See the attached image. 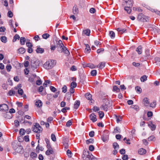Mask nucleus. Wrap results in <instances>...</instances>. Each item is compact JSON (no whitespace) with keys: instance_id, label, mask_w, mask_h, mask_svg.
I'll return each instance as SVG.
<instances>
[{"instance_id":"e433bc0d","label":"nucleus","mask_w":160,"mask_h":160,"mask_svg":"<svg viewBox=\"0 0 160 160\" xmlns=\"http://www.w3.org/2000/svg\"><path fill=\"white\" fill-rule=\"evenodd\" d=\"M25 40L26 39L24 37H21L20 40V44L21 45L24 44Z\"/></svg>"},{"instance_id":"72a5a7b5","label":"nucleus","mask_w":160,"mask_h":160,"mask_svg":"<svg viewBox=\"0 0 160 160\" xmlns=\"http://www.w3.org/2000/svg\"><path fill=\"white\" fill-rule=\"evenodd\" d=\"M120 90V89L118 88L116 86H114L113 87V91L118 92Z\"/></svg>"},{"instance_id":"f8f14e48","label":"nucleus","mask_w":160,"mask_h":160,"mask_svg":"<svg viewBox=\"0 0 160 160\" xmlns=\"http://www.w3.org/2000/svg\"><path fill=\"white\" fill-rule=\"evenodd\" d=\"M54 153V151L52 148L50 149H48L46 151L45 154L47 155H49L50 154H53Z\"/></svg>"},{"instance_id":"a211bd4d","label":"nucleus","mask_w":160,"mask_h":160,"mask_svg":"<svg viewBox=\"0 0 160 160\" xmlns=\"http://www.w3.org/2000/svg\"><path fill=\"white\" fill-rule=\"evenodd\" d=\"M80 101H76L74 104V108L75 109H77L80 105Z\"/></svg>"},{"instance_id":"37998d69","label":"nucleus","mask_w":160,"mask_h":160,"mask_svg":"<svg viewBox=\"0 0 160 160\" xmlns=\"http://www.w3.org/2000/svg\"><path fill=\"white\" fill-rule=\"evenodd\" d=\"M42 36L43 38L45 39H47L50 36V35L48 33H45L43 34L42 35Z\"/></svg>"},{"instance_id":"ea45409f","label":"nucleus","mask_w":160,"mask_h":160,"mask_svg":"<svg viewBox=\"0 0 160 160\" xmlns=\"http://www.w3.org/2000/svg\"><path fill=\"white\" fill-rule=\"evenodd\" d=\"M155 138L154 136L153 135L151 136L148 138V140L149 141H155Z\"/></svg>"},{"instance_id":"774afa93","label":"nucleus","mask_w":160,"mask_h":160,"mask_svg":"<svg viewBox=\"0 0 160 160\" xmlns=\"http://www.w3.org/2000/svg\"><path fill=\"white\" fill-rule=\"evenodd\" d=\"M96 10L94 8H91L89 10V12L91 13H94L95 12Z\"/></svg>"},{"instance_id":"9d476101","label":"nucleus","mask_w":160,"mask_h":160,"mask_svg":"<svg viewBox=\"0 0 160 160\" xmlns=\"http://www.w3.org/2000/svg\"><path fill=\"white\" fill-rule=\"evenodd\" d=\"M89 117L90 120L93 122H96L97 120L96 115L93 113L90 115Z\"/></svg>"},{"instance_id":"4be33fe9","label":"nucleus","mask_w":160,"mask_h":160,"mask_svg":"<svg viewBox=\"0 0 160 160\" xmlns=\"http://www.w3.org/2000/svg\"><path fill=\"white\" fill-rule=\"evenodd\" d=\"M42 103L40 100L37 101L35 102V105L38 107L40 108L42 105Z\"/></svg>"},{"instance_id":"9b49d317","label":"nucleus","mask_w":160,"mask_h":160,"mask_svg":"<svg viewBox=\"0 0 160 160\" xmlns=\"http://www.w3.org/2000/svg\"><path fill=\"white\" fill-rule=\"evenodd\" d=\"M31 67L33 69L36 68L39 66L38 64L36 62H31Z\"/></svg>"},{"instance_id":"69168bd1","label":"nucleus","mask_w":160,"mask_h":160,"mask_svg":"<svg viewBox=\"0 0 160 160\" xmlns=\"http://www.w3.org/2000/svg\"><path fill=\"white\" fill-rule=\"evenodd\" d=\"M23 91L22 89L19 88L18 89V93L20 95H22L23 94Z\"/></svg>"},{"instance_id":"680f3d73","label":"nucleus","mask_w":160,"mask_h":160,"mask_svg":"<svg viewBox=\"0 0 160 160\" xmlns=\"http://www.w3.org/2000/svg\"><path fill=\"white\" fill-rule=\"evenodd\" d=\"M143 101L145 104H148L149 101L147 98H145L143 99Z\"/></svg>"},{"instance_id":"5701e85b","label":"nucleus","mask_w":160,"mask_h":160,"mask_svg":"<svg viewBox=\"0 0 160 160\" xmlns=\"http://www.w3.org/2000/svg\"><path fill=\"white\" fill-rule=\"evenodd\" d=\"M136 51L138 52L139 54H141L142 52V47L141 46H139L136 49Z\"/></svg>"},{"instance_id":"c9c22d12","label":"nucleus","mask_w":160,"mask_h":160,"mask_svg":"<svg viewBox=\"0 0 160 160\" xmlns=\"http://www.w3.org/2000/svg\"><path fill=\"white\" fill-rule=\"evenodd\" d=\"M86 48L85 49V52H87L88 53H89L91 51V49L88 44L86 45Z\"/></svg>"},{"instance_id":"e2e57ef3","label":"nucleus","mask_w":160,"mask_h":160,"mask_svg":"<svg viewBox=\"0 0 160 160\" xmlns=\"http://www.w3.org/2000/svg\"><path fill=\"white\" fill-rule=\"evenodd\" d=\"M128 156L127 155H124L122 157L123 160H128Z\"/></svg>"},{"instance_id":"c756f323","label":"nucleus","mask_w":160,"mask_h":160,"mask_svg":"<svg viewBox=\"0 0 160 160\" xmlns=\"http://www.w3.org/2000/svg\"><path fill=\"white\" fill-rule=\"evenodd\" d=\"M78 12V9L76 6H74L73 8V12L74 14H77Z\"/></svg>"},{"instance_id":"423d86ee","label":"nucleus","mask_w":160,"mask_h":160,"mask_svg":"<svg viewBox=\"0 0 160 160\" xmlns=\"http://www.w3.org/2000/svg\"><path fill=\"white\" fill-rule=\"evenodd\" d=\"M20 145V142L17 141H13L12 143V147L14 150Z\"/></svg>"},{"instance_id":"603ef678","label":"nucleus","mask_w":160,"mask_h":160,"mask_svg":"<svg viewBox=\"0 0 160 160\" xmlns=\"http://www.w3.org/2000/svg\"><path fill=\"white\" fill-rule=\"evenodd\" d=\"M86 67H89L91 68H95L96 67H95L94 65L91 64H88L86 66Z\"/></svg>"},{"instance_id":"6ab92c4d","label":"nucleus","mask_w":160,"mask_h":160,"mask_svg":"<svg viewBox=\"0 0 160 160\" xmlns=\"http://www.w3.org/2000/svg\"><path fill=\"white\" fill-rule=\"evenodd\" d=\"M44 49L38 47L36 50V51L37 53H42L44 52Z\"/></svg>"},{"instance_id":"7c9ffc66","label":"nucleus","mask_w":160,"mask_h":160,"mask_svg":"<svg viewBox=\"0 0 160 160\" xmlns=\"http://www.w3.org/2000/svg\"><path fill=\"white\" fill-rule=\"evenodd\" d=\"M135 89L138 93H141L142 92V90L140 87L138 86L136 87Z\"/></svg>"},{"instance_id":"13d9d810","label":"nucleus","mask_w":160,"mask_h":160,"mask_svg":"<svg viewBox=\"0 0 160 160\" xmlns=\"http://www.w3.org/2000/svg\"><path fill=\"white\" fill-rule=\"evenodd\" d=\"M30 156L31 157L33 158H34L36 157L37 156V154L35 152H32L31 153Z\"/></svg>"},{"instance_id":"bf43d9fd","label":"nucleus","mask_w":160,"mask_h":160,"mask_svg":"<svg viewBox=\"0 0 160 160\" xmlns=\"http://www.w3.org/2000/svg\"><path fill=\"white\" fill-rule=\"evenodd\" d=\"M77 86V83L74 82H72L71 84V87L75 88Z\"/></svg>"},{"instance_id":"4d7b16f0","label":"nucleus","mask_w":160,"mask_h":160,"mask_svg":"<svg viewBox=\"0 0 160 160\" xmlns=\"http://www.w3.org/2000/svg\"><path fill=\"white\" fill-rule=\"evenodd\" d=\"M8 16L10 18H12L13 16V13L11 11H9L8 13Z\"/></svg>"},{"instance_id":"20e7f679","label":"nucleus","mask_w":160,"mask_h":160,"mask_svg":"<svg viewBox=\"0 0 160 160\" xmlns=\"http://www.w3.org/2000/svg\"><path fill=\"white\" fill-rule=\"evenodd\" d=\"M133 3V0H123L122 5L123 6L132 7Z\"/></svg>"},{"instance_id":"bb28decb","label":"nucleus","mask_w":160,"mask_h":160,"mask_svg":"<svg viewBox=\"0 0 160 160\" xmlns=\"http://www.w3.org/2000/svg\"><path fill=\"white\" fill-rule=\"evenodd\" d=\"M156 64L157 66H160V58L156 57L155 58Z\"/></svg>"},{"instance_id":"473e14b6","label":"nucleus","mask_w":160,"mask_h":160,"mask_svg":"<svg viewBox=\"0 0 160 160\" xmlns=\"http://www.w3.org/2000/svg\"><path fill=\"white\" fill-rule=\"evenodd\" d=\"M147 76L146 75H144L141 77L140 78V80L141 82H144L145 81H146L147 80Z\"/></svg>"},{"instance_id":"2eb2a0df","label":"nucleus","mask_w":160,"mask_h":160,"mask_svg":"<svg viewBox=\"0 0 160 160\" xmlns=\"http://www.w3.org/2000/svg\"><path fill=\"white\" fill-rule=\"evenodd\" d=\"M124 10L127 12V13L130 14L131 13L132 10L131 9V7L124 6Z\"/></svg>"},{"instance_id":"0e129e2a","label":"nucleus","mask_w":160,"mask_h":160,"mask_svg":"<svg viewBox=\"0 0 160 160\" xmlns=\"http://www.w3.org/2000/svg\"><path fill=\"white\" fill-rule=\"evenodd\" d=\"M72 124V122L71 121L69 120L66 123V126L67 127H69Z\"/></svg>"},{"instance_id":"f257e3e1","label":"nucleus","mask_w":160,"mask_h":160,"mask_svg":"<svg viewBox=\"0 0 160 160\" xmlns=\"http://www.w3.org/2000/svg\"><path fill=\"white\" fill-rule=\"evenodd\" d=\"M56 64V60L49 59L44 64L43 67L46 69H50L52 68Z\"/></svg>"},{"instance_id":"f704fd0d","label":"nucleus","mask_w":160,"mask_h":160,"mask_svg":"<svg viewBox=\"0 0 160 160\" xmlns=\"http://www.w3.org/2000/svg\"><path fill=\"white\" fill-rule=\"evenodd\" d=\"M94 142V139H93L91 138H90L89 139L87 140L86 141V143L87 144H89L90 143H92Z\"/></svg>"},{"instance_id":"ddd939ff","label":"nucleus","mask_w":160,"mask_h":160,"mask_svg":"<svg viewBox=\"0 0 160 160\" xmlns=\"http://www.w3.org/2000/svg\"><path fill=\"white\" fill-rule=\"evenodd\" d=\"M146 152V151L143 148H140L138 150V153L139 154L143 155L145 154Z\"/></svg>"},{"instance_id":"7ed1b4c3","label":"nucleus","mask_w":160,"mask_h":160,"mask_svg":"<svg viewBox=\"0 0 160 160\" xmlns=\"http://www.w3.org/2000/svg\"><path fill=\"white\" fill-rule=\"evenodd\" d=\"M149 17L145 16L142 13L138 14L137 19L138 20L142 22H148L149 20Z\"/></svg>"},{"instance_id":"09e8293b","label":"nucleus","mask_w":160,"mask_h":160,"mask_svg":"<svg viewBox=\"0 0 160 160\" xmlns=\"http://www.w3.org/2000/svg\"><path fill=\"white\" fill-rule=\"evenodd\" d=\"M99 118H102L104 116V112L102 111H99L98 112Z\"/></svg>"},{"instance_id":"c03bdc74","label":"nucleus","mask_w":160,"mask_h":160,"mask_svg":"<svg viewBox=\"0 0 160 160\" xmlns=\"http://www.w3.org/2000/svg\"><path fill=\"white\" fill-rule=\"evenodd\" d=\"M20 38V37L19 35L18 34H16L13 37V42H15L17 39L19 40Z\"/></svg>"},{"instance_id":"4c0bfd02","label":"nucleus","mask_w":160,"mask_h":160,"mask_svg":"<svg viewBox=\"0 0 160 160\" xmlns=\"http://www.w3.org/2000/svg\"><path fill=\"white\" fill-rule=\"evenodd\" d=\"M133 10L134 11H137L138 12H142V10L141 8L139 7H134L133 8Z\"/></svg>"},{"instance_id":"49530a36","label":"nucleus","mask_w":160,"mask_h":160,"mask_svg":"<svg viewBox=\"0 0 160 160\" xmlns=\"http://www.w3.org/2000/svg\"><path fill=\"white\" fill-rule=\"evenodd\" d=\"M1 40L4 43H5L7 42V38L5 36H2L1 37Z\"/></svg>"},{"instance_id":"4468645a","label":"nucleus","mask_w":160,"mask_h":160,"mask_svg":"<svg viewBox=\"0 0 160 160\" xmlns=\"http://www.w3.org/2000/svg\"><path fill=\"white\" fill-rule=\"evenodd\" d=\"M14 151L18 153H21L23 151L22 147L21 145H20Z\"/></svg>"},{"instance_id":"0eeeda50","label":"nucleus","mask_w":160,"mask_h":160,"mask_svg":"<svg viewBox=\"0 0 160 160\" xmlns=\"http://www.w3.org/2000/svg\"><path fill=\"white\" fill-rule=\"evenodd\" d=\"M85 158L84 160H97V158L92 155V154L91 155L89 154L87 155V156Z\"/></svg>"},{"instance_id":"a878e982","label":"nucleus","mask_w":160,"mask_h":160,"mask_svg":"<svg viewBox=\"0 0 160 160\" xmlns=\"http://www.w3.org/2000/svg\"><path fill=\"white\" fill-rule=\"evenodd\" d=\"M101 109H102L105 111H107L108 109L107 105L106 104H103L100 107Z\"/></svg>"},{"instance_id":"cd10ccee","label":"nucleus","mask_w":160,"mask_h":160,"mask_svg":"<svg viewBox=\"0 0 160 160\" xmlns=\"http://www.w3.org/2000/svg\"><path fill=\"white\" fill-rule=\"evenodd\" d=\"M131 108L134 109L135 110H136L137 111H138L139 109V106L137 105H132L131 106Z\"/></svg>"},{"instance_id":"a19ab883","label":"nucleus","mask_w":160,"mask_h":160,"mask_svg":"<svg viewBox=\"0 0 160 160\" xmlns=\"http://www.w3.org/2000/svg\"><path fill=\"white\" fill-rule=\"evenodd\" d=\"M109 34L111 38H113L115 37V33L112 31H110Z\"/></svg>"},{"instance_id":"1a4fd4ad","label":"nucleus","mask_w":160,"mask_h":160,"mask_svg":"<svg viewBox=\"0 0 160 160\" xmlns=\"http://www.w3.org/2000/svg\"><path fill=\"white\" fill-rule=\"evenodd\" d=\"M148 126L152 131L154 130L156 128V126L152 122H149L148 123Z\"/></svg>"},{"instance_id":"f3484780","label":"nucleus","mask_w":160,"mask_h":160,"mask_svg":"<svg viewBox=\"0 0 160 160\" xmlns=\"http://www.w3.org/2000/svg\"><path fill=\"white\" fill-rule=\"evenodd\" d=\"M90 32V30L89 29H87L85 30H83L82 31V33L87 36H89Z\"/></svg>"},{"instance_id":"b1692460","label":"nucleus","mask_w":160,"mask_h":160,"mask_svg":"<svg viewBox=\"0 0 160 160\" xmlns=\"http://www.w3.org/2000/svg\"><path fill=\"white\" fill-rule=\"evenodd\" d=\"M117 30L120 34H122L126 31V29L125 28L122 29L121 28H118Z\"/></svg>"},{"instance_id":"58836bf2","label":"nucleus","mask_w":160,"mask_h":160,"mask_svg":"<svg viewBox=\"0 0 160 160\" xmlns=\"http://www.w3.org/2000/svg\"><path fill=\"white\" fill-rule=\"evenodd\" d=\"M105 62H101L99 66V68L100 69H102L103 68L105 67Z\"/></svg>"},{"instance_id":"393cba45","label":"nucleus","mask_w":160,"mask_h":160,"mask_svg":"<svg viewBox=\"0 0 160 160\" xmlns=\"http://www.w3.org/2000/svg\"><path fill=\"white\" fill-rule=\"evenodd\" d=\"M108 135H103L101 136L102 140L104 142L107 141L108 139Z\"/></svg>"},{"instance_id":"3c124183","label":"nucleus","mask_w":160,"mask_h":160,"mask_svg":"<svg viewBox=\"0 0 160 160\" xmlns=\"http://www.w3.org/2000/svg\"><path fill=\"white\" fill-rule=\"evenodd\" d=\"M116 119L117 122L118 123L121 121L122 119V118L121 117H118L117 116H116Z\"/></svg>"},{"instance_id":"f03ea898","label":"nucleus","mask_w":160,"mask_h":160,"mask_svg":"<svg viewBox=\"0 0 160 160\" xmlns=\"http://www.w3.org/2000/svg\"><path fill=\"white\" fill-rule=\"evenodd\" d=\"M42 129L38 123H35V125L32 126V131L36 133H39L42 131Z\"/></svg>"},{"instance_id":"412c9836","label":"nucleus","mask_w":160,"mask_h":160,"mask_svg":"<svg viewBox=\"0 0 160 160\" xmlns=\"http://www.w3.org/2000/svg\"><path fill=\"white\" fill-rule=\"evenodd\" d=\"M25 49L22 47L20 48L18 50V53L20 54H23L25 52Z\"/></svg>"},{"instance_id":"39448f33","label":"nucleus","mask_w":160,"mask_h":160,"mask_svg":"<svg viewBox=\"0 0 160 160\" xmlns=\"http://www.w3.org/2000/svg\"><path fill=\"white\" fill-rule=\"evenodd\" d=\"M8 107L7 105L3 104L0 105V110L3 112H5L8 110Z\"/></svg>"},{"instance_id":"c85d7f7f","label":"nucleus","mask_w":160,"mask_h":160,"mask_svg":"<svg viewBox=\"0 0 160 160\" xmlns=\"http://www.w3.org/2000/svg\"><path fill=\"white\" fill-rule=\"evenodd\" d=\"M57 44L61 48H62L64 47L62 41L61 40H59L57 42Z\"/></svg>"},{"instance_id":"dca6fc26","label":"nucleus","mask_w":160,"mask_h":160,"mask_svg":"<svg viewBox=\"0 0 160 160\" xmlns=\"http://www.w3.org/2000/svg\"><path fill=\"white\" fill-rule=\"evenodd\" d=\"M4 116L6 118L10 119L12 118V114L10 112H7L4 114Z\"/></svg>"},{"instance_id":"aec40b11","label":"nucleus","mask_w":160,"mask_h":160,"mask_svg":"<svg viewBox=\"0 0 160 160\" xmlns=\"http://www.w3.org/2000/svg\"><path fill=\"white\" fill-rule=\"evenodd\" d=\"M62 51L67 55L69 54V52L68 50H67V48L64 46L62 48Z\"/></svg>"},{"instance_id":"6e6d98bb","label":"nucleus","mask_w":160,"mask_h":160,"mask_svg":"<svg viewBox=\"0 0 160 160\" xmlns=\"http://www.w3.org/2000/svg\"><path fill=\"white\" fill-rule=\"evenodd\" d=\"M11 68L12 67L10 64L7 65L6 67V69L8 72L10 71Z\"/></svg>"},{"instance_id":"6e6552de","label":"nucleus","mask_w":160,"mask_h":160,"mask_svg":"<svg viewBox=\"0 0 160 160\" xmlns=\"http://www.w3.org/2000/svg\"><path fill=\"white\" fill-rule=\"evenodd\" d=\"M85 97L87 99L91 101L89 102V104H91L93 102L92 101L93 100L92 99V95L91 94L89 93H87L85 94Z\"/></svg>"},{"instance_id":"a18cd8bd","label":"nucleus","mask_w":160,"mask_h":160,"mask_svg":"<svg viewBox=\"0 0 160 160\" xmlns=\"http://www.w3.org/2000/svg\"><path fill=\"white\" fill-rule=\"evenodd\" d=\"M67 87L65 85H64L62 88V92L64 93L66 92L67 91Z\"/></svg>"},{"instance_id":"5fc2aeb1","label":"nucleus","mask_w":160,"mask_h":160,"mask_svg":"<svg viewBox=\"0 0 160 160\" xmlns=\"http://www.w3.org/2000/svg\"><path fill=\"white\" fill-rule=\"evenodd\" d=\"M15 91H13V90H10L9 91V92H8V93L10 96H12V95H14L15 94Z\"/></svg>"},{"instance_id":"052dcab7","label":"nucleus","mask_w":160,"mask_h":160,"mask_svg":"<svg viewBox=\"0 0 160 160\" xmlns=\"http://www.w3.org/2000/svg\"><path fill=\"white\" fill-rule=\"evenodd\" d=\"M67 154L69 157L71 158V157L72 152L69 149L68 150L67 152Z\"/></svg>"},{"instance_id":"79ce46f5","label":"nucleus","mask_w":160,"mask_h":160,"mask_svg":"<svg viewBox=\"0 0 160 160\" xmlns=\"http://www.w3.org/2000/svg\"><path fill=\"white\" fill-rule=\"evenodd\" d=\"M156 105V101H153L150 104V107L152 108H155Z\"/></svg>"},{"instance_id":"2f4dec72","label":"nucleus","mask_w":160,"mask_h":160,"mask_svg":"<svg viewBox=\"0 0 160 160\" xmlns=\"http://www.w3.org/2000/svg\"><path fill=\"white\" fill-rule=\"evenodd\" d=\"M113 146L114 149H118L119 145L117 142H114L113 144Z\"/></svg>"},{"instance_id":"8fccbe9b","label":"nucleus","mask_w":160,"mask_h":160,"mask_svg":"<svg viewBox=\"0 0 160 160\" xmlns=\"http://www.w3.org/2000/svg\"><path fill=\"white\" fill-rule=\"evenodd\" d=\"M51 138L54 142L56 141V138L54 134H52L51 135Z\"/></svg>"},{"instance_id":"338daca9","label":"nucleus","mask_w":160,"mask_h":160,"mask_svg":"<svg viewBox=\"0 0 160 160\" xmlns=\"http://www.w3.org/2000/svg\"><path fill=\"white\" fill-rule=\"evenodd\" d=\"M94 149V147L92 145H90L89 147V150L91 151H92Z\"/></svg>"},{"instance_id":"864d4df0","label":"nucleus","mask_w":160,"mask_h":160,"mask_svg":"<svg viewBox=\"0 0 160 160\" xmlns=\"http://www.w3.org/2000/svg\"><path fill=\"white\" fill-rule=\"evenodd\" d=\"M25 133V131L23 129H21L19 131V133L20 135H23Z\"/></svg>"},{"instance_id":"de8ad7c7","label":"nucleus","mask_w":160,"mask_h":160,"mask_svg":"<svg viewBox=\"0 0 160 160\" xmlns=\"http://www.w3.org/2000/svg\"><path fill=\"white\" fill-rule=\"evenodd\" d=\"M91 75L92 76H95L97 75V71L95 70H93L91 72Z\"/></svg>"}]
</instances>
